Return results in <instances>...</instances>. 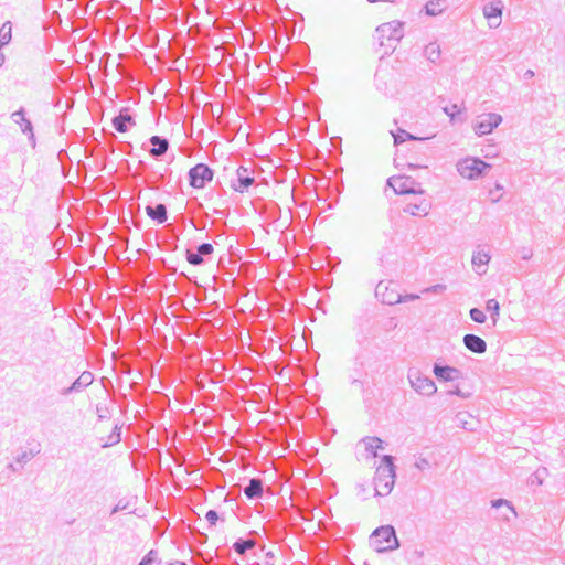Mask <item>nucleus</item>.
<instances>
[{"mask_svg": "<svg viewBox=\"0 0 565 565\" xmlns=\"http://www.w3.org/2000/svg\"><path fill=\"white\" fill-rule=\"evenodd\" d=\"M395 467L391 456H384L370 477L358 489L361 501L375 505L390 495L395 486Z\"/></svg>", "mask_w": 565, "mask_h": 565, "instance_id": "nucleus-1", "label": "nucleus"}, {"mask_svg": "<svg viewBox=\"0 0 565 565\" xmlns=\"http://www.w3.org/2000/svg\"><path fill=\"white\" fill-rule=\"evenodd\" d=\"M403 38L401 24L388 22L376 28L372 35L369 50L373 57L383 60L391 55Z\"/></svg>", "mask_w": 565, "mask_h": 565, "instance_id": "nucleus-2", "label": "nucleus"}, {"mask_svg": "<svg viewBox=\"0 0 565 565\" xmlns=\"http://www.w3.org/2000/svg\"><path fill=\"white\" fill-rule=\"evenodd\" d=\"M371 546L376 553L396 550L399 543L394 527L384 525L375 529L371 535Z\"/></svg>", "mask_w": 565, "mask_h": 565, "instance_id": "nucleus-3", "label": "nucleus"}, {"mask_svg": "<svg viewBox=\"0 0 565 565\" xmlns=\"http://www.w3.org/2000/svg\"><path fill=\"white\" fill-rule=\"evenodd\" d=\"M401 204L406 214L416 217L427 216L431 209L430 201L425 195L423 189L409 196L403 198Z\"/></svg>", "mask_w": 565, "mask_h": 565, "instance_id": "nucleus-4", "label": "nucleus"}, {"mask_svg": "<svg viewBox=\"0 0 565 565\" xmlns=\"http://www.w3.org/2000/svg\"><path fill=\"white\" fill-rule=\"evenodd\" d=\"M376 297L386 305H395L405 300L416 299L417 296L406 295L402 296L397 286L392 280H382L377 284L375 289Z\"/></svg>", "mask_w": 565, "mask_h": 565, "instance_id": "nucleus-5", "label": "nucleus"}, {"mask_svg": "<svg viewBox=\"0 0 565 565\" xmlns=\"http://www.w3.org/2000/svg\"><path fill=\"white\" fill-rule=\"evenodd\" d=\"M489 168V163L473 157L463 158L457 163L459 174L468 180L480 178Z\"/></svg>", "mask_w": 565, "mask_h": 565, "instance_id": "nucleus-6", "label": "nucleus"}, {"mask_svg": "<svg viewBox=\"0 0 565 565\" xmlns=\"http://www.w3.org/2000/svg\"><path fill=\"white\" fill-rule=\"evenodd\" d=\"M387 185L394 191L395 194L403 195L404 198L422 190L419 183L405 174L392 175L387 180Z\"/></svg>", "mask_w": 565, "mask_h": 565, "instance_id": "nucleus-7", "label": "nucleus"}, {"mask_svg": "<svg viewBox=\"0 0 565 565\" xmlns=\"http://www.w3.org/2000/svg\"><path fill=\"white\" fill-rule=\"evenodd\" d=\"M213 171L204 163H198L189 171L190 185L193 189H203L207 182L213 180Z\"/></svg>", "mask_w": 565, "mask_h": 565, "instance_id": "nucleus-8", "label": "nucleus"}, {"mask_svg": "<svg viewBox=\"0 0 565 565\" xmlns=\"http://www.w3.org/2000/svg\"><path fill=\"white\" fill-rule=\"evenodd\" d=\"M502 121V118L498 114H483L478 117L475 131L479 136L490 134L495 127Z\"/></svg>", "mask_w": 565, "mask_h": 565, "instance_id": "nucleus-9", "label": "nucleus"}, {"mask_svg": "<svg viewBox=\"0 0 565 565\" xmlns=\"http://www.w3.org/2000/svg\"><path fill=\"white\" fill-rule=\"evenodd\" d=\"M97 439L103 447L113 446L119 443L120 435L119 431L117 430L116 425L110 423L103 424L98 428Z\"/></svg>", "mask_w": 565, "mask_h": 565, "instance_id": "nucleus-10", "label": "nucleus"}, {"mask_svg": "<svg viewBox=\"0 0 565 565\" xmlns=\"http://www.w3.org/2000/svg\"><path fill=\"white\" fill-rule=\"evenodd\" d=\"M483 15L490 26L498 28L501 23L502 6L500 2L490 3L483 8Z\"/></svg>", "mask_w": 565, "mask_h": 565, "instance_id": "nucleus-11", "label": "nucleus"}, {"mask_svg": "<svg viewBox=\"0 0 565 565\" xmlns=\"http://www.w3.org/2000/svg\"><path fill=\"white\" fill-rule=\"evenodd\" d=\"M254 183V177L248 173L247 168L241 167L237 170V182L232 184V189L236 192H244Z\"/></svg>", "mask_w": 565, "mask_h": 565, "instance_id": "nucleus-12", "label": "nucleus"}, {"mask_svg": "<svg viewBox=\"0 0 565 565\" xmlns=\"http://www.w3.org/2000/svg\"><path fill=\"white\" fill-rule=\"evenodd\" d=\"M465 345L475 353H483L486 351V342L473 334H467L463 338Z\"/></svg>", "mask_w": 565, "mask_h": 565, "instance_id": "nucleus-13", "label": "nucleus"}, {"mask_svg": "<svg viewBox=\"0 0 565 565\" xmlns=\"http://www.w3.org/2000/svg\"><path fill=\"white\" fill-rule=\"evenodd\" d=\"M263 492L264 486L259 479H252L249 484L244 489V493L248 499L260 498Z\"/></svg>", "mask_w": 565, "mask_h": 565, "instance_id": "nucleus-14", "label": "nucleus"}, {"mask_svg": "<svg viewBox=\"0 0 565 565\" xmlns=\"http://www.w3.org/2000/svg\"><path fill=\"white\" fill-rule=\"evenodd\" d=\"M145 212L150 218L158 223H163L167 220V210L163 204H158L156 207L146 206Z\"/></svg>", "mask_w": 565, "mask_h": 565, "instance_id": "nucleus-15", "label": "nucleus"}, {"mask_svg": "<svg viewBox=\"0 0 565 565\" xmlns=\"http://www.w3.org/2000/svg\"><path fill=\"white\" fill-rule=\"evenodd\" d=\"M127 124H130V125L135 124L134 118L128 114L121 113L119 116H117L113 119L114 127L120 134L127 132V130H128Z\"/></svg>", "mask_w": 565, "mask_h": 565, "instance_id": "nucleus-16", "label": "nucleus"}, {"mask_svg": "<svg viewBox=\"0 0 565 565\" xmlns=\"http://www.w3.org/2000/svg\"><path fill=\"white\" fill-rule=\"evenodd\" d=\"M446 9L445 0H430L425 6V11L427 15L436 17L441 14Z\"/></svg>", "mask_w": 565, "mask_h": 565, "instance_id": "nucleus-17", "label": "nucleus"}, {"mask_svg": "<svg viewBox=\"0 0 565 565\" xmlns=\"http://www.w3.org/2000/svg\"><path fill=\"white\" fill-rule=\"evenodd\" d=\"M150 142L152 145V148L150 150V153L152 156H161L168 150L169 143L167 139H161L158 136H152L150 138Z\"/></svg>", "mask_w": 565, "mask_h": 565, "instance_id": "nucleus-18", "label": "nucleus"}, {"mask_svg": "<svg viewBox=\"0 0 565 565\" xmlns=\"http://www.w3.org/2000/svg\"><path fill=\"white\" fill-rule=\"evenodd\" d=\"M434 373L437 377L445 381H452L457 375V370L449 366H435Z\"/></svg>", "mask_w": 565, "mask_h": 565, "instance_id": "nucleus-19", "label": "nucleus"}, {"mask_svg": "<svg viewBox=\"0 0 565 565\" xmlns=\"http://www.w3.org/2000/svg\"><path fill=\"white\" fill-rule=\"evenodd\" d=\"M363 443L365 444V449L374 456L376 455V450L383 448V440L376 436L365 437Z\"/></svg>", "mask_w": 565, "mask_h": 565, "instance_id": "nucleus-20", "label": "nucleus"}, {"mask_svg": "<svg viewBox=\"0 0 565 565\" xmlns=\"http://www.w3.org/2000/svg\"><path fill=\"white\" fill-rule=\"evenodd\" d=\"M490 260V256L488 253L483 250H478L472 256V265L478 269H483Z\"/></svg>", "mask_w": 565, "mask_h": 565, "instance_id": "nucleus-21", "label": "nucleus"}, {"mask_svg": "<svg viewBox=\"0 0 565 565\" xmlns=\"http://www.w3.org/2000/svg\"><path fill=\"white\" fill-rule=\"evenodd\" d=\"M504 189L502 185L495 183L488 190L489 200L492 203L499 202L503 198Z\"/></svg>", "mask_w": 565, "mask_h": 565, "instance_id": "nucleus-22", "label": "nucleus"}, {"mask_svg": "<svg viewBox=\"0 0 565 565\" xmlns=\"http://www.w3.org/2000/svg\"><path fill=\"white\" fill-rule=\"evenodd\" d=\"M440 54H441L440 47L436 43H429L425 47V55L431 62H435L437 58H439Z\"/></svg>", "mask_w": 565, "mask_h": 565, "instance_id": "nucleus-23", "label": "nucleus"}, {"mask_svg": "<svg viewBox=\"0 0 565 565\" xmlns=\"http://www.w3.org/2000/svg\"><path fill=\"white\" fill-rule=\"evenodd\" d=\"M11 33H12L11 23L6 22L4 24H2V26L0 28V46L9 43V41L11 39Z\"/></svg>", "mask_w": 565, "mask_h": 565, "instance_id": "nucleus-24", "label": "nucleus"}, {"mask_svg": "<svg viewBox=\"0 0 565 565\" xmlns=\"http://www.w3.org/2000/svg\"><path fill=\"white\" fill-rule=\"evenodd\" d=\"M255 544L256 543L254 540H245L234 543V548L238 554L243 555L246 552V550L253 548Z\"/></svg>", "mask_w": 565, "mask_h": 565, "instance_id": "nucleus-25", "label": "nucleus"}, {"mask_svg": "<svg viewBox=\"0 0 565 565\" xmlns=\"http://www.w3.org/2000/svg\"><path fill=\"white\" fill-rule=\"evenodd\" d=\"M487 310L492 312V320H493L494 323H497L498 318H499V312H500V305H499V302L497 300H494V299H490L487 302Z\"/></svg>", "mask_w": 565, "mask_h": 565, "instance_id": "nucleus-26", "label": "nucleus"}, {"mask_svg": "<svg viewBox=\"0 0 565 565\" xmlns=\"http://www.w3.org/2000/svg\"><path fill=\"white\" fill-rule=\"evenodd\" d=\"M203 256L199 252L192 253L190 250H186V260L194 266L201 265L203 263Z\"/></svg>", "mask_w": 565, "mask_h": 565, "instance_id": "nucleus-27", "label": "nucleus"}, {"mask_svg": "<svg viewBox=\"0 0 565 565\" xmlns=\"http://www.w3.org/2000/svg\"><path fill=\"white\" fill-rule=\"evenodd\" d=\"M470 317L473 321L482 323L486 321V315L480 309L473 308L470 310Z\"/></svg>", "mask_w": 565, "mask_h": 565, "instance_id": "nucleus-28", "label": "nucleus"}, {"mask_svg": "<svg viewBox=\"0 0 565 565\" xmlns=\"http://www.w3.org/2000/svg\"><path fill=\"white\" fill-rule=\"evenodd\" d=\"M198 252L204 256L211 255L214 252V246L212 244L204 243L198 247Z\"/></svg>", "mask_w": 565, "mask_h": 565, "instance_id": "nucleus-29", "label": "nucleus"}, {"mask_svg": "<svg viewBox=\"0 0 565 565\" xmlns=\"http://www.w3.org/2000/svg\"><path fill=\"white\" fill-rule=\"evenodd\" d=\"M93 381V375L90 373H83L79 379L74 383V386L81 385L82 383L84 385L90 384Z\"/></svg>", "mask_w": 565, "mask_h": 565, "instance_id": "nucleus-30", "label": "nucleus"}, {"mask_svg": "<svg viewBox=\"0 0 565 565\" xmlns=\"http://www.w3.org/2000/svg\"><path fill=\"white\" fill-rule=\"evenodd\" d=\"M205 519L211 525H215L220 518L216 511L210 510L205 514Z\"/></svg>", "mask_w": 565, "mask_h": 565, "instance_id": "nucleus-31", "label": "nucleus"}, {"mask_svg": "<svg viewBox=\"0 0 565 565\" xmlns=\"http://www.w3.org/2000/svg\"><path fill=\"white\" fill-rule=\"evenodd\" d=\"M276 558V551L269 550L265 554L264 565H275L274 559Z\"/></svg>", "mask_w": 565, "mask_h": 565, "instance_id": "nucleus-32", "label": "nucleus"}, {"mask_svg": "<svg viewBox=\"0 0 565 565\" xmlns=\"http://www.w3.org/2000/svg\"><path fill=\"white\" fill-rule=\"evenodd\" d=\"M406 139H416V138L409 134L404 132V131L402 134L394 135V143L395 145L403 142Z\"/></svg>", "mask_w": 565, "mask_h": 565, "instance_id": "nucleus-33", "label": "nucleus"}, {"mask_svg": "<svg viewBox=\"0 0 565 565\" xmlns=\"http://www.w3.org/2000/svg\"><path fill=\"white\" fill-rule=\"evenodd\" d=\"M423 387L427 388L428 392H435L436 391L435 384L431 381H429V380H424L423 381Z\"/></svg>", "mask_w": 565, "mask_h": 565, "instance_id": "nucleus-34", "label": "nucleus"}, {"mask_svg": "<svg viewBox=\"0 0 565 565\" xmlns=\"http://www.w3.org/2000/svg\"><path fill=\"white\" fill-rule=\"evenodd\" d=\"M409 166L412 168H427V164L422 162H411Z\"/></svg>", "mask_w": 565, "mask_h": 565, "instance_id": "nucleus-35", "label": "nucleus"}, {"mask_svg": "<svg viewBox=\"0 0 565 565\" xmlns=\"http://www.w3.org/2000/svg\"><path fill=\"white\" fill-rule=\"evenodd\" d=\"M141 249H142L141 244H136V245L131 246V253H134V254H138Z\"/></svg>", "mask_w": 565, "mask_h": 565, "instance_id": "nucleus-36", "label": "nucleus"}, {"mask_svg": "<svg viewBox=\"0 0 565 565\" xmlns=\"http://www.w3.org/2000/svg\"><path fill=\"white\" fill-rule=\"evenodd\" d=\"M237 137L241 139V140H245L247 138V132L245 130H238L237 131Z\"/></svg>", "mask_w": 565, "mask_h": 565, "instance_id": "nucleus-37", "label": "nucleus"}, {"mask_svg": "<svg viewBox=\"0 0 565 565\" xmlns=\"http://www.w3.org/2000/svg\"><path fill=\"white\" fill-rule=\"evenodd\" d=\"M150 564H151V558L148 557V558H145L143 561H141L139 565H150Z\"/></svg>", "mask_w": 565, "mask_h": 565, "instance_id": "nucleus-38", "label": "nucleus"}, {"mask_svg": "<svg viewBox=\"0 0 565 565\" xmlns=\"http://www.w3.org/2000/svg\"><path fill=\"white\" fill-rule=\"evenodd\" d=\"M502 504H507V505H508V503H507V502H504V501H502V500H499V501L493 502V507H495V508H498V507H500V505H502Z\"/></svg>", "mask_w": 565, "mask_h": 565, "instance_id": "nucleus-39", "label": "nucleus"}, {"mask_svg": "<svg viewBox=\"0 0 565 565\" xmlns=\"http://www.w3.org/2000/svg\"><path fill=\"white\" fill-rule=\"evenodd\" d=\"M290 221V217L288 215L285 216V218H282V224L284 225H287Z\"/></svg>", "mask_w": 565, "mask_h": 565, "instance_id": "nucleus-40", "label": "nucleus"}, {"mask_svg": "<svg viewBox=\"0 0 565 565\" xmlns=\"http://www.w3.org/2000/svg\"><path fill=\"white\" fill-rule=\"evenodd\" d=\"M221 111H222L221 109L216 108L215 110H213V114H214V115H215V114H216V115H220V114H221Z\"/></svg>", "mask_w": 565, "mask_h": 565, "instance_id": "nucleus-41", "label": "nucleus"}, {"mask_svg": "<svg viewBox=\"0 0 565 565\" xmlns=\"http://www.w3.org/2000/svg\"><path fill=\"white\" fill-rule=\"evenodd\" d=\"M171 565H185V564H184V563H182V562H175V563H173V564H171Z\"/></svg>", "mask_w": 565, "mask_h": 565, "instance_id": "nucleus-42", "label": "nucleus"}, {"mask_svg": "<svg viewBox=\"0 0 565 565\" xmlns=\"http://www.w3.org/2000/svg\"><path fill=\"white\" fill-rule=\"evenodd\" d=\"M249 339V334L247 333L244 338H242V340H248Z\"/></svg>", "mask_w": 565, "mask_h": 565, "instance_id": "nucleus-43", "label": "nucleus"}, {"mask_svg": "<svg viewBox=\"0 0 565 565\" xmlns=\"http://www.w3.org/2000/svg\"><path fill=\"white\" fill-rule=\"evenodd\" d=\"M508 508H509V510L511 511V513H512V514H515V512H514L513 508H511V507H509V505H508Z\"/></svg>", "mask_w": 565, "mask_h": 565, "instance_id": "nucleus-44", "label": "nucleus"}]
</instances>
